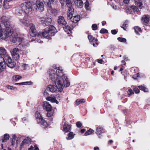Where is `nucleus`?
<instances>
[{
    "instance_id": "obj_1",
    "label": "nucleus",
    "mask_w": 150,
    "mask_h": 150,
    "mask_svg": "<svg viewBox=\"0 0 150 150\" xmlns=\"http://www.w3.org/2000/svg\"><path fill=\"white\" fill-rule=\"evenodd\" d=\"M32 13V4L30 1L22 3L20 7L16 8L15 11V14L18 16H22L23 13L30 14Z\"/></svg>"
},
{
    "instance_id": "obj_2",
    "label": "nucleus",
    "mask_w": 150,
    "mask_h": 150,
    "mask_svg": "<svg viewBox=\"0 0 150 150\" xmlns=\"http://www.w3.org/2000/svg\"><path fill=\"white\" fill-rule=\"evenodd\" d=\"M53 81L59 91H62L64 87H68L70 85L68 79L65 74H63L62 76L59 77Z\"/></svg>"
},
{
    "instance_id": "obj_3",
    "label": "nucleus",
    "mask_w": 150,
    "mask_h": 150,
    "mask_svg": "<svg viewBox=\"0 0 150 150\" xmlns=\"http://www.w3.org/2000/svg\"><path fill=\"white\" fill-rule=\"evenodd\" d=\"M0 65L2 69H5L7 66L12 68L15 66L16 63L9 56H0Z\"/></svg>"
},
{
    "instance_id": "obj_4",
    "label": "nucleus",
    "mask_w": 150,
    "mask_h": 150,
    "mask_svg": "<svg viewBox=\"0 0 150 150\" xmlns=\"http://www.w3.org/2000/svg\"><path fill=\"white\" fill-rule=\"evenodd\" d=\"M62 71V70L60 67H59L57 69L52 68L49 69L48 71L49 77L52 81L62 76L63 74Z\"/></svg>"
},
{
    "instance_id": "obj_5",
    "label": "nucleus",
    "mask_w": 150,
    "mask_h": 150,
    "mask_svg": "<svg viewBox=\"0 0 150 150\" xmlns=\"http://www.w3.org/2000/svg\"><path fill=\"white\" fill-rule=\"evenodd\" d=\"M14 28H6L0 30V41L5 40L11 36L13 32Z\"/></svg>"
},
{
    "instance_id": "obj_6",
    "label": "nucleus",
    "mask_w": 150,
    "mask_h": 150,
    "mask_svg": "<svg viewBox=\"0 0 150 150\" xmlns=\"http://www.w3.org/2000/svg\"><path fill=\"white\" fill-rule=\"evenodd\" d=\"M66 5L69 8L67 14V18L68 19L72 20V16L73 14L74 9L72 6L71 1L69 0H67Z\"/></svg>"
},
{
    "instance_id": "obj_7",
    "label": "nucleus",
    "mask_w": 150,
    "mask_h": 150,
    "mask_svg": "<svg viewBox=\"0 0 150 150\" xmlns=\"http://www.w3.org/2000/svg\"><path fill=\"white\" fill-rule=\"evenodd\" d=\"M0 20L1 22L3 24L6 28H14V25H12L10 22V19L7 16H2Z\"/></svg>"
},
{
    "instance_id": "obj_8",
    "label": "nucleus",
    "mask_w": 150,
    "mask_h": 150,
    "mask_svg": "<svg viewBox=\"0 0 150 150\" xmlns=\"http://www.w3.org/2000/svg\"><path fill=\"white\" fill-rule=\"evenodd\" d=\"M12 38V41L13 43H16V45H19L21 44L22 41V38L18 36L17 33L14 31L11 36Z\"/></svg>"
},
{
    "instance_id": "obj_9",
    "label": "nucleus",
    "mask_w": 150,
    "mask_h": 150,
    "mask_svg": "<svg viewBox=\"0 0 150 150\" xmlns=\"http://www.w3.org/2000/svg\"><path fill=\"white\" fill-rule=\"evenodd\" d=\"M11 55L13 58L15 60L19 59L20 57L19 54L21 53V51L17 48H15L10 51Z\"/></svg>"
},
{
    "instance_id": "obj_10",
    "label": "nucleus",
    "mask_w": 150,
    "mask_h": 150,
    "mask_svg": "<svg viewBox=\"0 0 150 150\" xmlns=\"http://www.w3.org/2000/svg\"><path fill=\"white\" fill-rule=\"evenodd\" d=\"M51 19L49 18H42L40 19V22L44 26L49 25L51 24Z\"/></svg>"
},
{
    "instance_id": "obj_11",
    "label": "nucleus",
    "mask_w": 150,
    "mask_h": 150,
    "mask_svg": "<svg viewBox=\"0 0 150 150\" xmlns=\"http://www.w3.org/2000/svg\"><path fill=\"white\" fill-rule=\"evenodd\" d=\"M29 18L30 17H28L27 18H25L23 19H19V21L23 25L28 27L31 23V20H30Z\"/></svg>"
},
{
    "instance_id": "obj_12",
    "label": "nucleus",
    "mask_w": 150,
    "mask_h": 150,
    "mask_svg": "<svg viewBox=\"0 0 150 150\" xmlns=\"http://www.w3.org/2000/svg\"><path fill=\"white\" fill-rule=\"evenodd\" d=\"M29 25L30 26V29L31 31L30 35L32 37L37 36L38 33L36 32L35 25L31 23Z\"/></svg>"
},
{
    "instance_id": "obj_13",
    "label": "nucleus",
    "mask_w": 150,
    "mask_h": 150,
    "mask_svg": "<svg viewBox=\"0 0 150 150\" xmlns=\"http://www.w3.org/2000/svg\"><path fill=\"white\" fill-rule=\"evenodd\" d=\"M49 35H50V34L48 32V30L47 29H45L43 32L38 33L37 37H41V38H43L47 37Z\"/></svg>"
},
{
    "instance_id": "obj_14",
    "label": "nucleus",
    "mask_w": 150,
    "mask_h": 150,
    "mask_svg": "<svg viewBox=\"0 0 150 150\" xmlns=\"http://www.w3.org/2000/svg\"><path fill=\"white\" fill-rule=\"evenodd\" d=\"M36 6H37V10L40 12L43 11L44 10V5L43 3L39 0H38L36 1Z\"/></svg>"
},
{
    "instance_id": "obj_15",
    "label": "nucleus",
    "mask_w": 150,
    "mask_h": 150,
    "mask_svg": "<svg viewBox=\"0 0 150 150\" xmlns=\"http://www.w3.org/2000/svg\"><path fill=\"white\" fill-rule=\"evenodd\" d=\"M138 7L137 6H135L134 5H132L127 8V12L131 14L132 11L133 12L137 11L138 10Z\"/></svg>"
},
{
    "instance_id": "obj_16",
    "label": "nucleus",
    "mask_w": 150,
    "mask_h": 150,
    "mask_svg": "<svg viewBox=\"0 0 150 150\" xmlns=\"http://www.w3.org/2000/svg\"><path fill=\"white\" fill-rule=\"evenodd\" d=\"M43 108L47 111H51L52 109L51 105L47 102L45 101L43 103Z\"/></svg>"
},
{
    "instance_id": "obj_17",
    "label": "nucleus",
    "mask_w": 150,
    "mask_h": 150,
    "mask_svg": "<svg viewBox=\"0 0 150 150\" xmlns=\"http://www.w3.org/2000/svg\"><path fill=\"white\" fill-rule=\"evenodd\" d=\"M47 29L50 36L54 35L56 32V29L55 27L52 25L49 26V28Z\"/></svg>"
},
{
    "instance_id": "obj_18",
    "label": "nucleus",
    "mask_w": 150,
    "mask_h": 150,
    "mask_svg": "<svg viewBox=\"0 0 150 150\" xmlns=\"http://www.w3.org/2000/svg\"><path fill=\"white\" fill-rule=\"evenodd\" d=\"M52 3L50 1L47 3V9L48 12L52 14L56 12V10L53 9L51 6V4Z\"/></svg>"
},
{
    "instance_id": "obj_19",
    "label": "nucleus",
    "mask_w": 150,
    "mask_h": 150,
    "mask_svg": "<svg viewBox=\"0 0 150 150\" xmlns=\"http://www.w3.org/2000/svg\"><path fill=\"white\" fill-rule=\"evenodd\" d=\"M57 22L59 24L62 25H65L67 24V22L63 16L59 17L57 20Z\"/></svg>"
},
{
    "instance_id": "obj_20",
    "label": "nucleus",
    "mask_w": 150,
    "mask_h": 150,
    "mask_svg": "<svg viewBox=\"0 0 150 150\" xmlns=\"http://www.w3.org/2000/svg\"><path fill=\"white\" fill-rule=\"evenodd\" d=\"M47 90L50 91L52 92H54L56 91H58V89L55 85H49L47 88Z\"/></svg>"
},
{
    "instance_id": "obj_21",
    "label": "nucleus",
    "mask_w": 150,
    "mask_h": 150,
    "mask_svg": "<svg viewBox=\"0 0 150 150\" xmlns=\"http://www.w3.org/2000/svg\"><path fill=\"white\" fill-rule=\"evenodd\" d=\"M71 129V126L67 123L65 122L63 126V129L64 132H69Z\"/></svg>"
},
{
    "instance_id": "obj_22",
    "label": "nucleus",
    "mask_w": 150,
    "mask_h": 150,
    "mask_svg": "<svg viewBox=\"0 0 150 150\" xmlns=\"http://www.w3.org/2000/svg\"><path fill=\"white\" fill-rule=\"evenodd\" d=\"M74 2L78 7L81 8L83 6V3L81 0H74Z\"/></svg>"
},
{
    "instance_id": "obj_23",
    "label": "nucleus",
    "mask_w": 150,
    "mask_h": 150,
    "mask_svg": "<svg viewBox=\"0 0 150 150\" xmlns=\"http://www.w3.org/2000/svg\"><path fill=\"white\" fill-rule=\"evenodd\" d=\"M104 132L103 128L102 127L99 126L97 128L96 133L98 136L100 135L101 134L103 133Z\"/></svg>"
},
{
    "instance_id": "obj_24",
    "label": "nucleus",
    "mask_w": 150,
    "mask_h": 150,
    "mask_svg": "<svg viewBox=\"0 0 150 150\" xmlns=\"http://www.w3.org/2000/svg\"><path fill=\"white\" fill-rule=\"evenodd\" d=\"M35 117L38 123H39L40 121L43 119L39 112L38 111L36 112Z\"/></svg>"
},
{
    "instance_id": "obj_25",
    "label": "nucleus",
    "mask_w": 150,
    "mask_h": 150,
    "mask_svg": "<svg viewBox=\"0 0 150 150\" xmlns=\"http://www.w3.org/2000/svg\"><path fill=\"white\" fill-rule=\"evenodd\" d=\"M0 56L5 57L8 56L6 53V50L3 47L0 48Z\"/></svg>"
},
{
    "instance_id": "obj_26",
    "label": "nucleus",
    "mask_w": 150,
    "mask_h": 150,
    "mask_svg": "<svg viewBox=\"0 0 150 150\" xmlns=\"http://www.w3.org/2000/svg\"><path fill=\"white\" fill-rule=\"evenodd\" d=\"M149 15H146L143 16L142 18V21L144 24L147 23L149 21Z\"/></svg>"
},
{
    "instance_id": "obj_27",
    "label": "nucleus",
    "mask_w": 150,
    "mask_h": 150,
    "mask_svg": "<svg viewBox=\"0 0 150 150\" xmlns=\"http://www.w3.org/2000/svg\"><path fill=\"white\" fill-rule=\"evenodd\" d=\"M38 123H40L43 128H46L48 126V124L44 120L42 119Z\"/></svg>"
},
{
    "instance_id": "obj_28",
    "label": "nucleus",
    "mask_w": 150,
    "mask_h": 150,
    "mask_svg": "<svg viewBox=\"0 0 150 150\" xmlns=\"http://www.w3.org/2000/svg\"><path fill=\"white\" fill-rule=\"evenodd\" d=\"M73 26L70 27L68 25L65 26L64 27V31L67 32L68 34L69 33L71 32V31L73 29Z\"/></svg>"
},
{
    "instance_id": "obj_29",
    "label": "nucleus",
    "mask_w": 150,
    "mask_h": 150,
    "mask_svg": "<svg viewBox=\"0 0 150 150\" xmlns=\"http://www.w3.org/2000/svg\"><path fill=\"white\" fill-rule=\"evenodd\" d=\"M30 139L28 138H27L24 139L22 143L21 144V146L22 147L25 144H28L30 142Z\"/></svg>"
},
{
    "instance_id": "obj_30",
    "label": "nucleus",
    "mask_w": 150,
    "mask_h": 150,
    "mask_svg": "<svg viewBox=\"0 0 150 150\" xmlns=\"http://www.w3.org/2000/svg\"><path fill=\"white\" fill-rule=\"evenodd\" d=\"M10 136L8 134H5L4 136V137L2 139V142H7Z\"/></svg>"
},
{
    "instance_id": "obj_31",
    "label": "nucleus",
    "mask_w": 150,
    "mask_h": 150,
    "mask_svg": "<svg viewBox=\"0 0 150 150\" xmlns=\"http://www.w3.org/2000/svg\"><path fill=\"white\" fill-rule=\"evenodd\" d=\"M80 16H76L74 17H72V20L71 21L74 23H76L80 20Z\"/></svg>"
},
{
    "instance_id": "obj_32",
    "label": "nucleus",
    "mask_w": 150,
    "mask_h": 150,
    "mask_svg": "<svg viewBox=\"0 0 150 150\" xmlns=\"http://www.w3.org/2000/svg\"><path fill=\"white\" fill-rule=\"evenodd\" d=\"M135 4L139 7L142 5L143 0H134Z\"/></svg>"
},
{
    "instance_id": "obj_33",
    "label": "nucleus",
    "mask_w": 150,
    "mask_h": 150,
    "mask_svg": "<svg viewBox=\"0 0 150 150\" xmlns=\"http://www.w3.org/2000/svg\"><path fill=\"white\" fill-rule=\"evenodd\" d=\"M74 134L73 132H70L68 134V137H66V139L68 140H70L74 138Z\"/></svg>"
},
{
    "instance_id": "obj_34",
    "label": "nucleus",
    "mask_w": 150,
    "mask_h": 150,
    "mask_svg": "<svg viewBox=\"0 0 150 150\" xmlns=\"http://www.w3.org/2000/svg\"><path fill=\"white\" fill-rule=\"evenodd\" d=\"M46 99L47 100L51 101L53 103L56 101V99L55 97H48L46 98Z\"/></svg>"
},
{
    "instance_id": "obj_35",
    "label": "nucleus",
    "mask_w": 150,
    "mask_h": 150,
    "mask_svg": "<svg viewBox=\"0 0 150 150\" xmlns=\"http://www.w3.org/2000/svg\"><path fill=\"white\" fill-rule=\"evenodd\" d=\"M85 100L84 99H78L76 101V104L77 105H78L80 103H82L85 102Z\"/></svg>"
},
{
    "instance_id": "obj_36",
    "label": "nucleus",
    "mask_w": 150,
    "mask_h": 150,
    "mask_svg": "<svg viewBox=\"0 0 150 150\" xmlns=\"http://www.w3.org/2000/svg\"><path fill=\"white\" fill-rule=\"evenodd\" d=\"M134 29L135 32L137 35H140V34L138 33V31L139 32H142V30L138 26H135L134 27Z\"/></svg>"
},
{
    "instance_id": "obj_37",
    "label": "nucleus",
    "mask_w": 150,
    "mask_h": 150,
    "mask_svg": "<svg viewBox=\"0 0 150 150\" xmlns=\"http://www.w3.org/2000/svg\"><path fill=\"white\" fill-rule=\"evenodd\" d=\"M138 87L140 89L143 91L144 92H147L148 91V89L143 86H139Z\"/></svg>"
},
{
    "instance_id": "obj_38",
    "label": "nucleus",
    "mask_w": 150,
    "mask_h": 150,
    "mask_svg": "<svg viewBox=\"0 0 150 150\" xmlns=\"http://www.w3.org/2000/svg\"><path fill=\"white\" fill-rule=\"evenodd\" d=\"M94 132V131L93 129H90L89 130H87L85 133V135L87 136L90 135Z\"/></svg>"
},
{
    "instance_id": "obj_39",
    "label": "nucleus",
    "mask_w": 150,
    "mask_h": 150,
    "mask_svg": "<svg viewBox=\"0 0 150 150\" xmlns=\"http://www.w3.org/2000/svg\"><path fill=\"white\" fill-rule=\"evenodd\" d=\"M21 78V77L19 75H15L13 77V78L14 80H15L16 81L19 80Z\"/></svg>"
},
{
    "instance_id": "obj_40",
    "label": "nucleus",
    "mask_w": 150,
    "mask_h": 150,
    "mask_svg": "<svg viewBox=\"0 0 150 150\" xmlns=\"http://www.w3.org/2000/svg\"><path fill=\"white\" fill-rule=\"evenodd\" d=\"M127 93L129 96L132 95L134 93L133 91L131 89H129L127 91Z\"/></svg>"
},
{
    "instance_id": "obj_41",
    "label": "nucleus",
    "mask_w": 150,
    "mask_h": 150,
    "mask_svg": "<svg viewBox=\"0 0 150 150\" xmlns=\"http://www.w3.org/2000/svg\"><path fill=\"white\" fill-rule=\"evenodd\" d=\"M117 39L119 41L121 42H125L126 41V40L125 38L119 37Z\"/></svg>"
},
{
    "instance_id": "obj_42",
    "label": "nucleus",
    "mask_w": 150,
    "mask_h": 150,
    "mask_svg": "<svg viewBox=\"0 0 150 150\" xmlns=\"http://www.w3.org/2000/svg\"><path fill=\"white\" fill-rule=\"evenodd\" d=\"M28 67V65L25 64H23L21 65L22 69L23 70H25Z\"/></svg>"
},
{
    "instance_id": "obj_43",
    "label": "nucleus",
    "mask_w": 150,
    "mask_h": 150,
    "mask_svg": "<svg viewBox=\"0 0 150 150\" xmlns=\"http://www.w3.org/2000/svg\"><path fill=\"white\" fill-rule=\"evenodd\" d=\"M100 33H101L103 34L105 33H108V31L104 29V28H102L100 31Z\"/></svg>"
},
{
    "instance_id": "obj_44",
    "label": "nucleus",
    "mask_w": 150,
    "mask_h": 150,
    "mask_svg": "<svg viewBox=\"0 0 150 150\" xmlns=\"http://www.w3.org/2000/svg\"><path fill=\"white\" fill-rule=\"evenodd\" d=\"M29 82H22V83H15V84L16 85H26L28 83H29Z\"/></svg>"
},
{
    "instance_id": "obj_45",
    "label": "nucleus",
    "mask_w": 150,
    "mask_h": 150,
    "mask_svg": "<svg viewBox=\"0 0 150 150\" xmlns=\"http://www.w3.org/2000/svg\"><path fill=\"white\" fill-rule=\"evenodd\" d=\"M6 87L7 88L11 89V90H15L16 89V88L14 87L13 86H11L9 85H7L6 86Z\"/></svg>"
},
{
    "instance_id": "obj_46",
    "label": "nucleus",
    "mask_w": 150,
    "mask_h": 150,
    "mask_svg": "<svg viewBox=\"0 0 150 150\" xmlns=\"http://www.w3.org/2000/svg\"><path fill=\"white\" fill-rule=\"evenodd\" d=\"M92 29L94 30H97V26L96 24H93L92 26Z\"/></svg>"
},
{
    "instance_id": "obj_47",
    "label": "nucleus",
    "mask_w": 150,
    "mask_h": 150,
    "mask_svg": "<svg viewBox=\"0 0 150 150\" xmlns=\"http://www.w3.org/2000/svg\"><path fill=\"white\" fill-rule=\"evenodd\" d=\"M88 38L90 41H92L95 39L91 35H88Z\"/></svg>"
},
{
    "instance_id": "obj_48",
    "label": "nucleus",
    "mask_w": 150,
    "mask_h": 150,
    "mask_svg": "<svg viewBox=\"0 0 150 150\" xmlns=\"http://www.w3.org/2000/svg\"><path fill=\"white\" fill-rule=\"evenodd\" d=\"M89 6V4L87 1L85 2V7L86 9H88Z\"/></svg>"
},
{
    "instance_id": "obj_49",
    "label": "nucleus",
    "mask_w": 150,
    "mask_h": 150,
    "mask_svg": "<svg viewBox=\"0 0 150 150\" xmlns=\"http://www.w3.org/2000/svg\"><path fill=\"white\" fill-rule=\"evenodd\" d=\"M134 90L135 93L136 94H138L139 92V90L137 88H134Z\"/></svg>"
},
{
    "instance_id": "obj_50",
    "label": "nucleus",
    "mask_w": 150,
    "mask_h": 150,
    "mask_svg": "<svg viewBox=\"0 0 150 150\" xmlns=\"http://www.w3.org/2000/svg\"><path fill=\"white\" fill-rule=\"evenodd\" d=\"M76 125L77 127H80L82 125V124L80 122H76Z\"/></svg>"
},
{
    "instance_id": "obj_51",
    "label": "nucleus",
    "mask_w": 150,
    "mask_h": 150,
    "mask_svg": "<svg viewBox=\"0 0 150 150\" xmlns=\"http://www.w3.org/2000/svg\"><path fill=\"white\" fill-rule=\"evenodd\" d=\"M48 112L47 114V116L49 117H50L52 116L53 115V112L51 111H48Z\"/></svg>"
},
{
    "instance_id": "obj_52",
    "label": "nucleus",
    "mask_w": 150,
    "mask_h": 150,
    "mask_svg": "<svg viewBox=\"0 0 150 150\" xmlns=\"http://www.w3.org/2000/svg\"><path fill=\"white\" fill-rule=\"evenodd\" d=\"M34 37H36V39L37 40V42H38L41 43L42 42L40 39H38V38H41V37H37V36H35Z\"/></svg>"
},
{
    "instance_id": "obj_53",
    "label": "nucleus",
    "mask_w": 150,
    "mask_h": 150,
    "mask_svg": "<svg viewBox=\"0 0 150 150\" xmlns=\"http://www.w3.org/2000/svg\"><path fill=\"white\" fill-rule=\"evenodd\" d=\"M16 136L15 134H14L12 136V142H13L14 141H15L16 140Z\"/></svg>"
},
{
    "instance_id": "obj_54",
    "label": "nucleus",
    "mask_w": 150,
    "mask_h": 150,
    "mask_svg": "<svg viewBox=\"0 0 150 150\" xmlns=\"http://www.w3.org/2000/svg\"><path fill=\"white\" fill-rule=\"evenodd\" d=\"M111 33L112 34L115 35L117 33V31L115 30H112L111 31Z\"/></svg>"
},
{
    "instance_id": "obj_55",
    "label": "nucleus",
    "mask_w": 150,
    "mask_h": 150,
    "mask_svg": "<svg viewBox=\"0 0 150 150\" xmlns=\"http://www.w3.org/2000/svg\"><path fill=\"white\" fill-rule=\"evenodd\" d=\"M65 0H60V2L62 6L64 5Z\"/></svg>"
},
{
    "instance_id": "obj_56",
    "label": "nucleus",
    "mask_w": 150,
    "mask_h": 150,
    "mask_svg": "<svg viewBox=\"0 0 150 150\" xmlns=\"http://www.w3.org/2000/svg\"><path fill=\"white\" fill-rule=\"evenodd\" d=\"M124 3L125 4H128L129 1V0H123Z\"/></svg>"
},
{
    "instance_id": "obj_57",
    "label": "nucleus",
    "mask_w": 150,
    "mask_h": 150,
    "mask_svg": "<svg viewBox=\"0 0 150 150\" xmlns=\"http://www.w3.org/2000/svg\"><path fill=\"white\" fill-rule=\"evenodd\" d=\"M98 62V63L100 64H102V62H103V61L101 59H97Z\"/></svg>"
},
{
    "instance_id": "obj_58",
    "label": "nucleus",
    "mask_w": 150,
    "mask_h": 150,
    "mask_svg": "<svg viewBox=\"0 0 150 150\" xmlns=\"http://www.w3.org/2000/svg\"><path fill=\"white\" fill-rule=\"evenodd\" d=\"M128 25L127 24V23L126 22H125L124 23L123 26H125V27H127L128 26Z\"/></svg>"
},
{
    "instance_id": "obj_59",
    "label": "nucleus",
    "mask_w": 150,
    "mask_h": 150,
    "mask_svg": "<svg viewBox=\"0 0 150 150\" xmlns=\"http://www.w3.org/2000/svg\"><path fill=\"white\" fill-rule=\"evenodd\" d=\"M7 5H8V4H4V8L6 9H8L9 8V7H7Z\"/></svg>"
},
{
    "instance_id": "obj_60",
    "label": "nucleus",
    "mask_w": 150,
    "mask_h": 150,
    "mask_svg": "<svg viewBox=\"0 0 150 150\" xmlns=\"http://www.w3.org/2000/svg\"><path fill=\"white\" fill-rule=\"evenodd\" d=\"M106 24V21H103L102 22V24L103 25H104Z\"/></svg>"
},
{
    "instance_id": "obj_61",
    "label": "nucleus",
    "mask_w": 150,
    "mask_h": 150,
    "mask_svg": "<svg viewBox=\"0 0 150 150\" xmlns=\"http://www.w3.org/2000/svg\"><path fill=\"white\" fill-rule=\"evenodd\" d=\"M85 129H81V132L82 133H83L85 131Z\"/></svg>"
},
{
    "instance_id": "obj_62",
    "label": "nucleus",
    "mask_w": 150,
    "mask_h": 150,
    "mask_svg": "<svg viewBox=\"0 0 150 150\" xmlns=\"http://www.w3.org/2000/svg\"><path fill=\"white\" fill-rule=\"evenodd\" d=\"M94 150H99V148L98 147H95L94 148Z\"/></svg>"
},
{
    "instance_id": "obj_63",
    "label": "nucleus",
    "mask_w": 150,
    "mask_h": 150,
    "mask_svg": "<svg viewBox=\"0 0 150 150\" xmlns=\"http://www.w3.org/2000/svg\"><path fill=\"white\" fill-rule=\"evenodd\" d=\"M34 147L33 146H31L30 148L28 150H33Z\"/></svg>"
},
{
    "instance_id": "obj_64",
    "label": "nucleus",
    "mask_w": 150,
    "mask_h": 150,
    "mask_svg": "<svg viewBox=\"0 0 150 150\" xmlns=\"http://www.w3.org/2000/svg\"><path fill=\"white\" fill-rule=\"evenodd\" d=\"M112 8L115 10L116 9V6H114L113 5L112 6Z\"/></svg>"
}]
</instances>
